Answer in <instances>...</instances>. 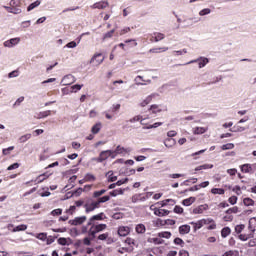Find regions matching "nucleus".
<instances>
[{
    "label": "nucleus",
    "instance_id": "obj_43",
    "mask_svg": "<svg viewBox=\"0 0 256 256\" xmlns=\"http://www.w3.org/2000/svg\"><path fill=\"white\" fill-rule=\"evenodd\" d=\"M165 225H167L166 220H162L161 218H158L155 221V226L156 227H165Z\"/></svg>",
    "mask_w": 256,
    "mask_h": 256
},
{
    "label": "nucleus",
    "instance_id": "obj_58",
    "mask_svg": "<svg viewBox=\"0 0 256 256\" xmlns=\"http://www.w3.org/2000/svg\"><path fill=\"white\" fill-rule=\"evenodd\" d=\"M58 245H63V246L69 245V242H67V238L61 237L58 239Z\"/></svg>",
    "mask_w": 256,
    "mask_h": 256
},
{
    "label": "nucleus",
    "instance_id": "obj_27",
    "mask_svg": "<svg viewBox=\"0 0 256 256\" xmlns=\"http://www.w3.org/2000/svg\"><path fill=\"white\" fill-rule=\"evenodd\" d=\"M168 47H161V48H152L149 50V53H164L165 51H168Z\"/></svg>",
    "mask_w": 256,
    "mask_h": 256
},
{
    "label": "nucleus",
    "instance_id": "obj_15",
    "mask_svg": "<svg viewBox=\"0 0 256 256\" xmlns=\"http://www.w3.org/2000/svg\"><path fill=\"white\" fill-rule=\"evenodd\" d=\"M128 233H129V227H127V226H121V227H119V229H118V235H119L120 237H127Z\"/></svg>",
    "mask_w": 256,
    "mask_h": 256
},
{
    "label": "nucleus",
    "instance_id": "obj_45",
    "mask_svg": "<svg viewBox=\"0 0 256 256\" xmlns=\"http://www.w3.org/2000/svg\"><path fill=\"white\" fill-rule=\"evenodd\" d=\"M85 181H87V182H93V181H95L97 178L95 177V175H93V174H91V173H87L86 175H85Z\"/></svg>",
    "mask_w": 256,
    "mask_h": 256
},
{
    "label": "nucleus",
    "instance_id": "obj_46",
    "mask_svg": "<svg viewBox=\"0 0 256 256\" xmlns=\"http://www.w3.org/2000/svg\"><path fill=\"white\" fill-rule=\"evenodd\" d=\"M253 237V234H240L239 240L240 241H247L248 239H251Z\"/></svg>",
    "mask_w": 256,
    "mask_h": 256
},
{
    "label": "nucleus",
    "instance_id": "obj_29",
    "mask_svg": "<svg viewBox=\"0 0 256 256\" xmlns=\"http://www.w3.org/2000/svg\"><path fill=\"white\" fill-rule=\"evenodd\" d=\"M101 131V122H98L96 123L92 129H91V132L94 134V135H97V133H99Z\"/></svg>",
    "mask_w": 256,
    "mask_h": 256
},
{
    "label": "nucleus",
    "instance_id": "obj_22",
    "mask_svg": "<svg viewBox=\"0 0 256 256\" xmlns=\"http://www.w3.org/2000/svg\"><path fill=\"white\" fill-rule=\"evenodd\" d=\"M231 133H243L245 131V127L235 125L232 128H230Z\"/></svg>",
    "mask_w": 256,
    "mask_h": 256
},
{
    "label": "nucleus",
    "instance_id": "obj_1",
    "mask_svg": "<svg viewBox=\"0 0 256 256\" xmlns=\"http://www.w3.org/2000/svg\"><path fill=\"white\" fill-rule=\"evenodd\" d=\"M105 229H107V224H91L88 235L93 240L95 239L97 233H101V231H105Z\"/></svg>",
    "mask_w": 256,
    "mask_h": 256
},
{
    "label": "nucleus",
    "instance_id": "obj_62",
    "mask_svg": "<svg viewBox=\"0 0 256 256\" xmlns=\"http://www.w3.org/2000/svg\"><path fill=\"white\" fill-rule=\"evenodd\" d=\"M174 213H177L178 215H181L183 213V207L175 206L174 207Z\"/></svg>",
    "mask_w": 256,
    "mask_h": 256
},
{
    "label": "nucleus",
    "instance_id": "obj_39",
    "mask_svg": "<svg viewBox=\"0 0 256 256\" xmlns=\"http://www.w3.org/2000/svg\"><path fill=\"white\" fill-rule=\"evenodd\" d=\"M17 231H27V225L21 224V225L16 226L13 229V233H17Z\"/></svg>",
    "mask_w": 256,
    "mask_h": 256
},
{
    "label": "nucleus",
    "instance_id": "obj_2",
    "mask_svg": "<svg viewBox=\"0 0 256 256\" xmlns=\"http://www.w3.org/2000/svg\"><path fill=\"white\" fill-rule=\"evenodd\" d=\"M193 63H198L199 69H203V67H205V65H207V63H209V58L201 56L195 60H191V61L187 62L185 65H193Z\"/></svg>",
    "mask_w": 256,
    "mask_h": 256
},
{
    "label": "nucleus",
    "instance_id": "obj_6",
    "mask_svg": "<svg viewBox=\"0 0 256 256\" xmlns=\"http://www.w3.org/2000/svg\"><path fill=\"white\" fill-rule=\"evenodd\" d=\"M99 156L100 158H102V161H107L109 157H112V159H115V156H113V150H104L100 152Z\"/></svg>",
    "mask_w": 256,
    "mask_h": 256
},
{
    "label": "nucleus",
    "instance_id": "obj_59",
    "mask_svg": "<svg viewBox=\"0 0 256 256\" xmlns=\"http://www.w3.org/2000/svg\"><path fill=\"white\" fill-rule=\"evenodd\" d=\"M203 227V220H200L194 224V231H198V229H201Z\"/></svg>",
    "mask_w": 256,
    "mask_h": 256
},
{
    "label": "nucleus",
    "instance_id": "obj_54",
    "mask_svg": "<svg viewBox=\"0 0 256 256\" xmlns=\"http://www.w3.org/2000/svg\"><path fill=\"white\" fill-rule=\"evenodd\" d=\"M174 244L175 245H180V247H183L185 245V241H183V239L177 237L174 239Z\"/></svg>",
    "mask_w": 256,
    "mask_h": 256
},
{
    "label": "nucleus",
    "instance_id": "obj_52",
    "mask_svg": "<svg viewBox=\"0 0 256 256\" xmlns=\"http://www.w3.org/2000/svg\"><path fill=\"white\" fill-rule=\"evenodd\" d=\"M192 183V184H195L197 183V178H190L188 180H185L181 185H186L189 186V184Z\"/></svg>",
    "mask_w": 256,
    "mask_h": 256
},
{
    "label": "nucleus",
    "instance_id": "obj_38",
    "mask_svg": "<svg viewBox=\"0 0 256 256\" xmlns=\"http://www.w3.org/2000/svg\"><path fill=\"white\" fill-rule=\"evenodd\" d=\"M156 97H159V94L152 93L149 96H147L146 99H144V101H146V103L149 105V103H151V101H153V99H155Z\"/></svg>",
    "mask_w": 256,
    "mask_h": 256
},
{
    "label": "nucleus",
    "instance_id": "obj_14",
    "mask_svg": "<svg viewBox=\"0 0 256 256\" xmlns=\"http://www.w3.org/2000/svg\"><path fill=\"white\" fill-rule=\"evenodd\" d=\"M62 81L65 83V85H71V83H75V76L68 74L63 77Z\"/></svg>",
    "mask_w": 256,
    "mask_h": 256
},
{
    "label": "nucleus",
    "instance_id": "obj_51",
    "mask_svg": "<svg viewBox=\"0 0 256 256\" xmlns=\"http://www.w3.org/2000/svg\"><path fill=\"white\" fill-rule=\"evenodd\" d=\"M211 13V9L204 8L199 12L200 17H205V15H209Z\"/></svg>",
    "mask_w": 256,
    "mask_h": 256
},
{
    "label": "nucleus",
    "instance_id": "obj_13",
    "mask_svg": "<svg viewBox=\"0 0 256 256\" xmlns=\"http://www.w3.org/2000/svg\"><path fill=\"white\" fill-rule=\"evenodd\" d=\"M129 152H131L130 148L121 147V145H118L115 151H113V153H115L116 155H122V153H129Z\"/></svg>",
    "mask_w": 256,
    "mask_h": 256
},
{
    "label": "nucleus",
    "instance_id": "obj_19",
    "mask_svg": "<svg viewBox=\"0 0 256 256\" xmlns=\"http://www.w3.org/2000/svg\"><path fill=\"white\" fill-rule=\"evenodd\" d=\"M248 229H250V231H251L252 233H255V231H256V217L251 218V219L249 220Z\"/></svg>",
    "mask_w": 256,
    "mask_h": 256
},
{
    "label": "nucleus",
    "instance_id": "obj_60",
    "mask_svg": "<svg viewBox=\"0 0 256 256\" xmlns=\"http://www.w3.org/2000/svg\"><path fill=\"white\" fill-rule=\"evenodd\" d=\"M142 119V116L141 115H137V116H134L133 118H131L129 121V123H137V121H141Z\"/></svg>",
    "mask_w": 256,
    "mask_h": 256
},
{
    "label": "nucleus",
    "instance_id": "obj_61",
    "mask_svg": "<svg viewBox=\"0 0 256 256\" xmlns=\"http://www.w3.org/2000/svg\"><path fill=\"white\" fill-rule=\"evenodd\" d=\"M65 47H67L68 49H75V47H77V42L71 41L67 43Z\"/></svg>",
    "mask_w": 256,
    "mask_h": 256
},
{
    "label": "nucleus",
    "instance_id": "obj_32",
    "mask_svg": "<svg viewBox=\"0 0 256 256\" xmlns=\"http://www.w3.org/2000/svg\"><path fill=\"white\" fill-rule=\"evenodd\" d=\"M171 232L169 231H165V232H159L158 233V237L162 238V239H171Z\"/></svg>",
    "mask_w": 256,
    "mask_h": 256
},
{
    "label": "nucleus",
    "instance_id": "obj_23",
    "mask_svg": "<svg viewBox=\"0 0 256 256\" xmlns=\"http://www.w3.org/2000/svg\"><path fill=\"white\" fill-rule=\"evenodd\" d=\"M229 235H231V228L229 227H224L221 230V237H223V239H225L226 237H229Z\"/></svg>",
    "mask_w": 256,
    "mask_h": 256
},
{
    "label": "nucleus",
    "instance_id": "obj_30",
    "mask_svg": "<svg viewBox=\"0 0 256 256\" xmlns=\"http://www.w3.org/2000/svg\"><path fill=\"white\" fill-rule=\"evenodd\" d=\"M203 169H213V164H204V165H200V166H197L195 168V171H203Z\"/></svg>",
    "mask_w": 256,
    "mask_h": 256
},
{
    "label": "nucleus",
    "instance_id": "obj_49",
    "mask_svg": "<svg viewBox=\"0 0 256 256\" xmlns=\"http://www.w3.org/2000/svg\"><path fill=\"white\" fill-rule=\"evenodd\" d=\"M169 203H172V205H175V200H173V199H166V200L161 202V207H167V205H169Z\"/></svg>",
    "mask_w": 256,
    "mask_h": 256
},
{
    "label": "nucleus",
    "instance_id": "obj_9",
    "mask_svg": "<svg viewBox=\"0 0 256 256\" xmlns=\"http://www.w3.org/2000/svg\"><path fill=\"white\" fill-rule=\"evenodd\" d=\"M86 209V213H91V211H95V209H99V202H92L90 205L86 204L84 205Z\"/></svg>",
    "mask_w": 256,
    "mask_h": 256
},
{
    "label": "nucleus",
    "instance_id": "obj_56",
    "mask_svg": "<svg viewBox=\"0 0 256 256\" xmlns=\"http://www.w3.org/2000/svg\"><path fill=\"white\" fill-rule=\"evenodd\" d=\"M111 199L110 196H102L98 199V203L99 205H101V203H107V201H109Z\"/></svg>",
    "mask_w": 256,
    "mask_h": 256
},
{
    "label": "nucleus",
    "instance_id": "obj_18",
    "mask_svg": "<svg viewBox=\"0 0 256 256\" xmlns=\"http://www.w3.org/2000/svg\"><path fill=\"white\" fill-rule=\"evenodd\" d=\"M106 177L108 179V183H115V181H117V176L113 175L112 170L106 173Z\"/></svg>",
    "mask_w": 256,
    "mask_h": 256
},
{
    "label": "nucleus",
    "instance_id": "obj_55",
    "mask_svg": "<svg viewBox=\"0 0 256 256\" xmlns=\"http://www.w3.org/2000/svg\"><path fill=\"white\" fill-rule=\"evenodd\" d=\"M243 229H245V225H243V224L237 225V226H235V233H237L239 235L240 233L243 232Z\"/></svg>",
    "mask_w": 256,
    "mask_h": 256
},
{
    "label": "nucleus",
    "instance_id": "obj_25",
    "mask_svg": "<svg viewBox=\"0 0 256 256\" xmlns=\"http://www.w3.org/2000/svg\"><path fill=\"white\" fill-rule=\"evenodd\" d=\"M161 125H163V122H156L152 125H148V126H143L142 129L145 131L147 129H157V127H161Z\"/></svg>",
    "mask_w": 256,
    "mask_h": 256
},
{
    "label": "nucleus",
    "instance_id": "obj_36",
    "mask_svg": "<svg viewBox=\"0 0 256 256\" xmlns=\"http://www.w3.org/2000/svg\"><path fill=\"white\" fill-rule=\"evenodd\" d=\"M39 5H41V2L39 0H36L27 7V11H33V9L39 7Z\"/></svg>",
    "mask_w": 256,
    "mask_h": 256
},
{
    "label": "nucleus",
    "instance_id": "obj_40",
    "mask_svg": "<svg viewBox=\"0 0 256 256\" xmlns=\"http://www.w3.org/2000/svg\"><path fill=\"white\" fill-rule=\"evenodd\" d=\"M114 34H115V29H112L109 32L105 33L102 38L103 41H105L106 39H111V37H113Z\"/></svg>",
    "mask_w": 256,
    "mask_h": 256
},
{
    "label": "nucleus",
    "instance_id": "obj_16",
    "mask_svg": "<svg viewBox=\"0 0 256 256\" xmlns=\"http://www.w3.org/2000/svg\"><path fill=\"white\" fill-rule=\"evenodd\" d=\"M127 189L119 188L109 192L110 197H117V195H123Z\"/></svg>",
    "mask_w": 256,
    "mask_h": 256
},
{
    "label": "nucleus",
    "instance_id": "obj_8",
    "mask_svg": "<svg viewBox=\"0 0 256 256\" xmlns=\"http://www.w3.org/2000/svg\"><path fill=\"white\" fill-rule=\"evenodd\" d=\"M105 58H103V54L101 53H98V54H95L91 60H90V63H95L96 61V65H101V63H103Z\"/></svg>",
    "mask_w": 256,
    "mask_h": 256
},
{
    "label": "nucleus",
    "instance_id": "obj_64",
    "mask_svg": "<svg viewBox=\"0 0 256 256\" xmlns=\"http://www.w3.org/2000/svg\"><path fill=\"white\" fill-rule=\"evenodd\" d=\"M248 247H256V238H254L248 242Z\"/></svg>",
    "mask_w": 256,
    "mask_h": 256
},
{
    "label": "nucleus",
    "instance_id": "obj_44",
    "mask_svg": "<svg viewBox=\"0 0 256 256\" xmlns=\"http://www.w3.org/2000/svg\"><path fill=\"white\" fill-rule=\"evenodd\" d=\"M83 88V84H75L73 86H71V93H77V91H81V89Z\"/></svg>",
    "mask_w": 256,
    "mask_h": 256
},
{
    "label": "nucleus",
    "instance_id": "obj_24",
    "mask_svg": "<svg viewBox=\"0 0 256 256\" xmlns=\"http://www.w3.org/2000/svg\"><path fill=\"white\" fill-rule=\"evenodd\" d=\"M154 35H155L154 41L156 43H159V41H163V39H165V34H163L161 32H155Z\"/></svg>",
    "mask_w": 256,
    "mask_h": 256
},
{
    "label": "nucleus",
    "instance_id": "obj_50",
    "mask_svg": "<svg viewBox=\"0 0 256 256\" xmlns=\"http://www.w3.org/2000/svg\"><path fill=\"white\" fill-rule=\"evenodd\" d=\"M31 139V134L23 135L19 138L20 143H26V141H29Z\"/></svg>",
    "mask_w": 256,
    "mask_h": 256
},
{
    "label": "nucleus",
    "instance_id": "obj_57",
    "mask_svg": "<svg viewBox=\"0 0 256 256\" xmlns=\"http://www.w3.org/2000/svg\"><path fill=\"white\" fill-rule=\"evenodd\" d=\"M13 149H15V146H10L8 148H4L2 150V153H3V155H9L11 153V151H13Z\"/></svg>",
    "mask_w": 256,
    "mask_h": 256
},
{
    "label": "nucleus",
    "instance_id": "obj_5",
    "mask_svg": "<svg viewBox=\"0 0 256 256\" xmlns=\"http://www.w3.org/2000/svg\"><path fill=\"white\" fill-rule=\"evenodd\" d=\"M256 164H244L241 166L242 173H255Z\"/></svg>",
    "mask_w": 256,
    "mask_h": 256
},
{
    "label": "nucleus",
    "instance_id": "obj_33",
    "mask_svg": "<svg viewBox=\"0 0 256 256\" xmlns=\"http://www.w3.org/2000/svg\"><path fill=\"white\" fill-rule=\"evenodd\" d=\"M243 204L245 205V207H251V206L255 205V201L251 198H244Z\"/></svg>",
    "mask_w": 256,
    "mask_h": 256
},
{
    "label": "nucleus",
    "instance_id": "obj_12",
    "mask_svg": "<svg viewBox=\"0 0 256 256\" xmlns=\"http://www.w3.org/2000/svg\"><path fill=\"white\" fill-rule=\"evenodd\" d=\"M169 213H171V211L166 210V209H155L154 210V215H156L157 217H167V215H169Z\"/></svg>",
    "mask_w": 256,
    "mask_h": 256
},
{
    "label": "nucleus",
    "instance_id": "obj_20",
    "mask_svg": "<svg viewBox=\"0 0 256 256\" xmlns=\"http://www.w3.org/2000/svg\"><path fill=\"white\" fill-rule=\"evenodd\" d=\"M195 201H196L195 197L186 198L182 201V205H184L185 207H189L190 205H193Z\"/></svg>",
    "mask_w": 256,
    "mask_h": 256
},
{
    "label": "nucleus",
    "instance_id": "obj_37",
    "mask_svg": "<svg viewBox=\"0 0 256 256\" xmlns=\"http://www.w3.org/2000/svg\"><path fill=\"white\" fill-rule=\"evenodd\" d=\"M222 151H229L231 149H235V144L227 143L221 146Z\"/></svg>",
    "mask_w": 256,
    "mask_h": 256
},
{
    "label": "nucleus",
    "instance_id": "obj_41",
    "mask_svg": "<svg viewBox=\"0 0 256 256\" xmlns=\"http://www.w3.org/2000/svg\"><path fill=\"white\" fill-rule=\"evenodd\" d=\"M205 210V207L203 205L198 206L197 208L193 209L194 215H200Z\"/></svg>",
    "mask_w": 256,
    "mask_h": 256
},
{
    "label": "nucleus",
    "instance_id": "obj_17",
    "mask_svg": "<svg viewBox=\"0 0 256 256\" xmlns=\"http://www.w3.org/2000/svg\"><path fill=\"white\" fill-rule=\"evenodd\" d=\"M176 143H177V141L173 138H167L166 140H164V145L168 149H171V147H174V145H176Z\"/></svg>",
    "mask_w": 256,
    "mask_h": 256
},
{
    "label": "nucleus",
    "instance_id": "obj_4",
    "mask_svg": "<svg viewBox=\"0 0 256 256\" xmlns=\"http://www.w3.org/2000/svg\"><path fill=\"white\" fill-rule=\"evenodd\" d=\"M87 221V216H80V217H75L73 220H69L68 223L69 225H83Z\"/></svg>",
    "mask_w": 256,
    "mask_h": 256
},
{
    "label": "nucleus",
    "instance_id": "obj_42",
    "mask_svg": "<svg viewBox=\"0 0 256 256\" xmlns=\"http://www.w3.org/2000/svg\"><path fill=\"white\" fill-rule=\"evenodd\" d=\"M81 193H83V188H78L75 191H73L72 194L70 196H68V198L79 197L81 195Z\"/></svg>",
    "mask_w": 256,
    "mask_h": 256
},
{
    "label": "nucleus",
    "instance_id": "obj_48",
    "mask_svg": "<svg viewBox=\"0 0 256 256\" xmlns=\"http://www.w3.org/2000/svg\"><path fill=\"white\" fill-rule=\"evenodd\" d=\"M223 256H239V252L236 250H229L225 252Z\"/></svg>",
    "mask_w": 256,
    "mask_h": 256
},
{
    "label": "nucleus",
    "instance_id": "obj_35",
    "mask_svg": "<svg viewBox=\"0 0 256 256\" xmlns=\"http://www.w3.org/2000/svg\"><path fill=\"white\" fill-rule=\"evenodd\" d=\"M136 233H139L140 235H143L145 231L147 230L143 224L136 225Z\"/></svg>",
    "mask_w": 256,
    "mask_h": 256
},
{
    "label": "nucleus",
    "instance_id": "obj_31",
    "mask_svg": "<svg viewBox=\"0 0 256 256\" xmlns=\"http://www.w3.org/2000/svg\"><path fill=\"white\" fill-rule=\"evenodd\" d=\"M49 177V175H47V173L41 174L39 175L34 181L35 183H43L45 181V179H47Z\"/></svg>",
    "mask_w": 256,
    "mask_h": 256
},
{
    "label": "nucleus",
    "instance_id": "obj_28",
    "mask_svg": "<svg viewBox=\"0 0 256 256\" xmlns=\"http://www.w3.org/2000/svg\"><path fill=\"white\" fill-rule=\"evenodd\" d=\"M211 193L213 195H225V189H223V188H212Z\"/></svg>",
    "mask_w": 256,
    "mask_h": 256
},
{
    "label": "nucleus",
    "instance_id": "obj_21",
    "mask_svg": "<svg viewBox=\"0 0 256 256\" xmlns=\"http://www.w3.org/2000/svg\"><path fill=\"white\" fill-rule=\"evenodd\" d=\"M194 135H203V133H207V128L205 127H195L193 130Z\"/></svg>",
    "mask_w": 256,
    "mask_h": 256
},
{
    "label": "nucleus",
    "instance_id": "obj_47",
    "mask_svg": "<svg viewBox=\"0 0 256 256\" xmlns=\"http://www.w3.org/2000/svg\"><path fill=\"white\" fill-rule=\"evenodd\" d=\"M226 215H231V213H239V207L235 206L232 208H229L225 211Z\"/></svg>",
    "mask_w": 256,
    "mask_h": 256
},
{
    "label": "nucleus",
    "instance_id": "obj_10",
    "mask_svg": "<svg viewBox=\"0 0 256 256\" xmlns=\"http://www.w3.org/2000/svg\"><path fill=\"white\" fill-rule=\"evenodd\" d=\"M109 7L108 1H100L92 5V9H107Z\"/></svg>",
    "mask_w": 256,
    "mask_h": 256
},
{
    "label": "nucleus",
    "instance_id": "obj_34",
    "mask_svg": "<svg viewBox=\"0 0 256 256\" xmlns=\"http://www.w3.org/2000/svg\"><path fill=\"white\" fill-rule=\"evenodd\" d=\"M49 115H51V110L43 111L38 114L37 119H45Z\"/></svg>",
    "mask_w": 256,
    "mask_h": 256
},
{
    "label": "nucleus",
    "instance_id": "obj_26",
    "mask_svg": "<svg viewBox=\"0 0 256 256\" xmlns=\"http://www.w3.org/2000/svg\"><path fill=\"white\" fill-rule=\"evenodd\" d=\"M149 111H152L154 115H157V113H161L163 110L159 108V105L154 104L150 106Z\"/></svg>",
    "mask_w": 256,
    "mask_h": 256
},
{
    "label": "nucleus",
    "instance_id": "obj_11",
    "mask_svg": "<svg viewBox=\"0 0 256 256\" xmlns=\"http://www.w3.org/2000/svg\"><path fill=\"white\" fill-rule=\"evenodd\" d=\"M178 231L180 235H188V233H191V226H189L188 224L181 225L178 228Z\"/></svg>",
    "mask_w": 256,
    "mask_h": 256
},
{
    "label": "nucleus",
    "instance_id": "obj_53",
    "mask_svg": "<svg viewBox=\"0 0 256 256\" xmlns=\"http://www.w3.org/2000/svg\"><path fill=\"white\" fill-rule=\"evenodd\" d=\"M105 193H107L106 189H102L100 191H95L93 193V197L97 198V197H101V195H105Z\"/></svg>",
    "mask_w": 256,
    "mask_h": 256
},
{
    "label": "nucleus",
    "instance_id": "obj_63",
    "mask_svg": "<svg viewBox=\"0 0 256 256\" xmlns=\"http://www.w3.org/2000/svg\"><path fill=\"white\" fill-rule=\"evenodd\" d=\"M230 205H235L237 203V196H232L228 199Z\"/></svg>",
    "mask_w": 256,
    "mask_h": 256
},
{
    "label": "nucleus",
    "instance_id": "obj_7",
    "mask_svg": "<svg viewBox=\"0 0 256 256\" xmlns=\"http://www.w3.org/2000/svg\"><path fill=\"white\" fill-rule=\"evenodd\" d=\"M103 219H106V217H105V213L102 212V213L92 216L88 221V225H93L94 221H103Z\"/></svg>",
    "mask_w": 256,
    "mask_h": 256
},
{
    "label": "nucleus",
    "instance_id": "obj_3",
    "mask_svg": "<svg viewBox=\"0 0 256 256\" xmlns=\"http://www.w3.org/2000/svg\"><path fill=\"white\" fill-rule=\"evenodd\" d=\"M21 43V38L16 37V38H11L10 40H6L3 45L4 47H8V49H11L15 47V45H19Z\"/></svg>",
    "mask_w": 256,
    "mask_h": 256
}]
</instances>
